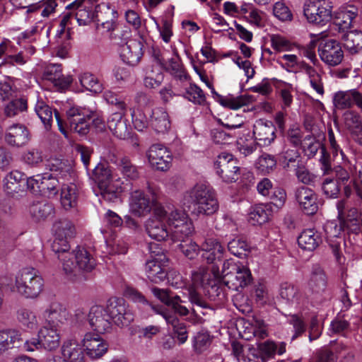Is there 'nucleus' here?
I'll return each mask as SVG.
<instances>
[{
    "mask_svg": "<svg viewBox=\"0 0 362 362\" xmlns=\"http://www.w3.org/2000/svg\"><path fill=\"white\" fill-rule=\"evenodd\" d=\"M144 226L148 236L157 241L182 240L194 230L187 212L177 208L165 209L163 205L153 209V216L146 221Z\"/></svg>",
    "mask_w": 362,
    "mask_h": 362,
    "instance_id": "f257e3e1",
    "label": "nucleus"
},
{
    "mask_svg": "<svg viewBox=\"0 0 362 362\" xmlns=\"http://www.w3.org/2000/svg\"><path fill=\"white\" fill-rule=\"evenodd\" d=\"M181 203L185 208L197 214L211 215L218 209L215 191L204 184H197L186 191Z\"/></svg>",
    "mask_w": 362,
    "mask_h": 362,
    "instance_id": "f03ea898",
    "label": "nucleus"
},
{
    "mask_svg": "<svg viewBox=\"0 0 362 362\" xmlns=\"http://www.w3.org/2000/svg\"><path fill=\"white\" fill-rule=\"evenodd\" d=\"M54 240L52 245V250L57 254L58 259L62 262V269L65 272H71L76 267L69 251V240L76 233V228L72 222L68 219L56 221L52 226Z\"/></svg>",
    "mask_w": 362,
    "mask_h": 362,
    "instance_id": "7ed1b4c3",
    "label": "nucleus"
},
{
    "mask_svg": "<svg viewBox=\"0 0 362 362\" xmlns=\"http://www.w3.org/2000/svg\"><path fill=\"white\" fill-rule=\"evenodd\" d=\"M93 179L102 197L113 202L126 189L127 184L107 163H100L93 170Z\"/></svg>",
    "mask_w": 362,
    "mask_h": 362,
    "instance_id": "20e7f679",
    "label": "nucleus"
},
{
    "mask_svg": "<svg viewBox=\"0 0 362 362\" xmlns=\"http://www.w3.org/2000/svg\"><path fill=\"white\" fill-rule=\"evenodd\" d=\"M45 281L33 267H24L15 276L13 291L25 298L34 299L43 291Z\"/></svg>",
    "mask_w": 362,
    "mask_h": 362,
    "instance_id": "39448f33",
    "label": "nucleus"
},
{
    "mask_svg": "<svg viewBox=\"0 0 362 362\" xmlns=\"http://www.w3.org/2000/svg\"><path fill=\"white\" fill-rule=\"evenodd\" d=\"M103 98L108 104L118 110L112 113L107 119L109 129L116 137L126 139L129 134L127 120L123 118L127 111V104L122 97L110 90L105 92Z\"/></svg>",
    "mask_w": 362,
    "mask_h": 362,
    "instance_id": "423d86ee",
    "label": "nucleus"
},
{
    "mask_svg": "<svg viewBox=\"0 0 362 362\" xmlns=\"http://www.w3.org/2000/svg\"><path fill=\"white\" fill-rule=\"evenodd\" d=\"M220 284L222 283L232 290H238L248 285L252 279L250 269L233 259H227L220 272Z\"/></svg>",
    "mask_w": 362,
    "mask_h": 362,
    "instance_id": "0eeeda50",
    "label": "nucleus"
},
{
    "mask_svg": "<svg viewBox=\"0 0 362 362\" xmlns=\"http://www.w3.org/2000/svg\"><path fill=\"white\" fill-rule=\"evenodd\" d=\"M156 200L157 198L153 192L151 198L144 190L133 189L129 193L128 199L129 211L136 217H145L151 213L152 209L158 206Z\"/></svg>",
    "mask_w": 362,
    "mask_h": 362,
    "instance_id": "6e6552de",
    "label": "nucleus"
},
{
    "mask_svg": "<svg viewBox=\"0 0 362 362\" xmlns=\"http://www.w3.org/2000/svg\"><path fill=\"white\" fill-rule=\"evenodd\" d=\"M157 244H151L149 250L151 254V259L146 261L144 266V272L149 281L154 284H159L163 281L168 275L167 264L168 259L163 252L153 251V247H156Z\"/></svg>",
    "mask_w": 362,
    "mask_h": 362,
    "instance_id": "1a4fd4ad",
    "label": "nucleus"
},
{
    "mask_svg": "<svg viewBox=\"0 0 362 362\" xmlns=\"http://www.w3.org/2000/svg\"><path fill=\"white\" fill-rule=\"evenodd\" d=\"M303 11L308 21L313 24L323 25L332 18V6L327 0H308Z\"/></svg>",
    "mask_w": 362,
    "mask_h": 362,
    "instance_id": "9d476101",
    "label": "nucleus"
},
{
    "mask_svg": "<svg viewBox=\"0 0 362 362\" xmlns=\"http://www.w3.org/2000/svg\"><path fill=\"white\" fill-rule=\"evenodd\" d=\"M216 174L226 182H233L238 180L240 168L238 161L233 155L221 153L214 163Z\"/></svg>",
    "mask_w": 362,
    "mask_h": 362,
    "instance_id": "9b49d317",
    "label": "nucleus"
},
{
    "mask_svg": "<svg viewBox=\"0 0 362 362\" xmlns=\"http://www.w3.org/2000/svg\"><path fill=\"white\" fill-rule=\"evenodd\" d=\"M105 309L110 317L117 326H128L134 320V313L123 298H110Z\"/></svg>",
    "mask_w": 362,
    "mask_h": 362,
    "instance_id": "f8f14e48",
    "label": "nucleus"
},
{
    "mask_svg": "<svg viewBox=\"0 0 362 362\" xmlns=\"http://www.w3.org/2000/svg\"><path fill=\"white\" fill-rule=\"evenodd\" d=\"M220 270L218 266L213 264L210 270L201 267L192 274V286L194 290L206 289L220 284Z\"/></svg>",
    "mask_w": 362,
    "mask_h": 362,
    "instance_id": "ddd939ff",
    "label": "nucleus"
},
{
    "mask_svg": "<svg viewBox=\"0 0 362 362\" xmlns=\"http://www.w3.org/2000/svg\"><path fill=\"white\" fill-rule=\"evenodd\" d=\"M148 160L152 168L160 171H166L170 169L173 155L171 151L162 144H153L146 153Z\"/></svg>",
    "mask_w": 362,
    "mask_h": 362,
    "instance_id": "4468645a",
    "label": "nucleus"
},
{
    "mask_svg": "<svg viewBox=\"0 0 362 362\" xmlns=\"http://www.w3.org/2000/svg\"><path fill=\"white\" fill-rule=\"evenodd\" d=\"M81 343L86 355L91 359H99L108 351V344L95 333H86Z\"/></svg>",
    "mask_w": 362,
    "mask_h": 362,
    "instance_id": "2eb2a0df",
    "label": "nucleus"
},
{
    "mask_svg": "<svg viewBox=\"0 0 362 362\" xmlns=\"http://www.w3.org/2000/svg\"><path fill=\"white\" fill-rule=\"evenodd\" d=\"M318 52L322 61L332 66L339 64L344 58V52L341 45L334 40H329L321 43Z\"/></svg>",
    "mask_w": 362,
    "mask_h": 362,
    "instance_id": "dca6fc26",
    "label": "nucleus"
},
{
    "mask_svg": "<svg viewBox=\"0 0 362 362\" xmlns=\"http://www.w3.org/2000/svg\"><path fill=\"white\" fill-rule=\"evenodd\" d=\"M88 320L90 327L97 333L104 334L111 329L110 317L102 306H93L88 315Z\"/></svg>",
    "mask_w": 362,
    "mask_h": 362,
    "instance_id": "f3484780",
    "label": "nucleus"
},
{
    "mask_svg": "<svg viewBox=\"0 0 362 362\" xmlns=\"http://www.w3.org/2000/svg\"><path fill=\"white\" fill-rule=\"evenodd\" d=\"M332 102L334 106L338 110L351 108L356 105L362 110V93L356 88L334 93Z\"/></svg>",
    "mask_w": 362,
    "mask_h": 362,
    "instance_id": "a211bd4d",
    "label": "nucleus"
},
{
    "mask_svg": "<svg viewBox=\"0 0 362 362\" xmlns=\"http://www.w3.org/2000/svg\"><path fill=\"white\" fill-rule=\"evenodd\" d=\"M69 312L60 303L52 302L42 313L45 325L49 326H56L60 329L69 318Z\"/></svg>",
    "mask_w": 362,
    "mask_h": 362,
    "instance_id": "6ab92c4d",
    "label": "nucleus"
},
{
    "mask_svg": "<svg viewBox=\"0 0 362 362\" xmlns=\"http://www.w3.org/2000/svg\"><path fill=\"white\" fill-rule=\"evenodd\" d=\"M37 337L40 338L42 349L45 351H53L60 346L62 335L60 329L56 326L44 325L38 330Z\"/></svg>",
    "mask_w": 362,
    "mask_h": 362,
    "instance_id": "aec40b11",
    "label": "nucleus"
},
{
    "mask_svg": "<svg viewBox=\"0 0 362 362\" xmlns=\"http://www.w3.org/2000/svg\"><path fill=\"white\" fill-rule=\"evenodd\" d=\"M276 127L272 122L259 119L253 126V136L260 146L270 145L276 138Z\"/></svg>",
    "mask_w": 362,
    "mask_h": 362,
    "instance_id": "412c9836",
    "label": "nucleus"
},
{
    "mask_svg": "<svg viewBox=\"0 0 362 362\" xmlns=\"http://www.w3.org/2000/svg\"><path fill=\"white\" fill-rule=\"evenodd\" d=\"M143 44L139 38H132L121 47L120 57L122 61L131 66L138 64L143 55Z\"/></svg>",
    "mask_w": 362,
    "mask_h": 362,
    "instance_id": "4be33fe9",
    "label": "nucleus"
},
{
    "mask_svg": "<svg viewBox=\"0 0 362 362\" xmlns=\"http://www.w3.org/2000/svg\"><path fill=\"white\" fill-rule=\"evenodd\" d=\"M60 353L62 362L86 361L83 344L76 339H68L64 341Z\"/></svg>",
    "mask_w": 362,
    "mask_h": 362,
    "instance_id": "5701e85b",
    "label": "nucleus"
},
{
    "mask_svg": "<svg viewBox=\"0 0 362 362\" xmlns=\"http://www.w3.org/2000/svg\"><path fill=\"white\" fill-rule=\"evenodd\" d=\"M296 199L305 214L313 215L317 211V197L310 188L306 187L298 188L296 192Z\"/></svg>",
    "mask_w": 362,
    "mask_h": 362,
    "instance_id": "b1692460",
    "label": "nucleus"
},
{
    "mask_svg": "<svg viewBox=\"0 0 362 362\" xmlns=\"http://www.w3.org/2000/svg\"><path fill=\"white\" fill-rule=\"evenodd\" d=\"M43 78L52 83L59 90L67 88L72 82L71 76H64L61 65L58 64L48 65L45 69Z\"/></svg>",
    "mask_w": 362,
    "mask_h": 362,
    "instance_id": "393cba45",
    "label": "nucleus"
},
{
    "mask_svg": "<svg viewBox=\"0 0 362 362\" xmlns=\"http://www.w3.org/2000/svg\"><path fill=\"white\" fill-rule=\"evenodd\" d=\"M66 115L71 130L80 135H86L88 132L90 117L86 115L83 110L73 107L67 111Z\"/></svg>",
    "mask_w": 362,
    "mask_h": 362,
    "instance_id": "a878e982",
    "label": "nucleus"
},
{
    "mask_svg": "<svg viewBox=\"0 0 362 362\" xmlns=\"http://www.w3.org/2000/svg\"><path fill=\"white\" fill-rule=\"evenodd\" d=\"M4 139L8 145L21 147L30 141V132L25 125L13 124L6 129Z\"/></svg>",
    "mask_w": 362,
    "mask_h": 362,
    "instance_id": "bb28decb",
    "label": "nucleus"
},
{
    "mask_svg": "<svg viewBox=\"0 0 362 362\" xmlns=\"http://www.w3.org/2000/svg\"><path fill=\"white\" fill-rule=\"evenodd\" d=\"M70 253L72 255L71 259L76 267L71 272H64L66 274H73L77 269L88 272L95 268V261L86 249L78 247L76 250L70 252Z\"/></svg>",
    "mask_w": 362,
    "mask_h": 362,
    "instance_id": "cd10ccee",
    "label": "nucleus"
},
{
    "mask_svg": "<svg viewBox=\"0 0 362 362\" xmlns=\"http://www.w3.org/2000/svg\"><path fill=\"white\" fill-rule=\"evenodd\" d=\"M255 349L257 351L259 358L261 359L262 362H267L274 358L276 354L279 355L284 354L286 352V344L267 340L257 343Z\"/></svg>",
    "mask_w": 362,
    "mask_h": 362,
    "instance_id": "c85d7f7f",
    "label": "nucleus"
},
{
    "mask_svg": "<svg viewBox=\"0 0 362 362\" xmlns=\"http://www.w3.org/2000/svg\"><path fill=\"white\" fill-rule=\"evenodd\" d=\"M26 176L24 173L18 170L10 172L4 177V189L5 192L11 196L23 192L25 188Z\"/></svg>",
    "mask_w": 362,
    "mask_h": 362,
    "instance_id": "c756f323",
    "label": "nucleus"
},
{
    "mask_svg": "<svg viewBox=\"0 0 362 362\" xmlns=\"http://www.w3.org/2000/svg\"><path fill=\"white\" fill-rule=\"evenodd\" d=\"M358 16V8L354 5H347L336 12L334 23L340 30H348L354 25Z\"/></svg>",
    "mask_w": 362,
    "mask_h": 362,
    "instance_id": "7c9ffc66",
    "label": "nucleus"
},
{
    "mask_svg": "<svg viewBox=\"0 0 362 362\" xmlns=\"http://www.w3.org/2000/svg\"><path fill=\"white\" fill-rule=\"evenodd\" d=\"M272 214L273 209L271 204H259L250 207L247 220L251 225H262L270 220Z\"/></svg>",
    "mask_w": 362,
    "mask_h": 362,
    "instance_id": "2f4dec72",
    "label": "nucleus"
},
{
    "mask_svg": "<svg viewBox=\"0 0 362 362\" xmlns=\"http://www.w3.org/2000/svg\"><path fill=\"white\" fill-rule=\"evenodd\" d=\"M326 238L329 245L332 248L333 253L337 258L339 257V249L340 247V241L334 240L333 239H340V235L343 231L344 226L341 221H329L324 226Z\"/></svg>",
    "mask_w": 362,
    "mask_h": 362,
    "instance_id": "473e14b6",
    "label": "nucleus"
},
{
    "mask_svg": "<svg viewBox=\"0 0 362 362\" xmlns=\"http://www.w3.org/2000/svg\"><path fill=\"white\" fill-rule=\"evenodd\" d=\"M150 125L157 134H165L171 127L170 117L163 107H156L152 110Z\"/></svg>",
    "mask_w": 362,
    "mask_h": 362,
    "instance_id": "72a5a7b5",
    "label": "nucleus"
},
{
    "mask_svg": "<svg viewBox=\"0 0 362 362\" xmlns=\"http://www.w3.org/2000/svg\"><path fill=\"white\" fill-rule=\"evenodd\" d=\"M202 250L204 251L202 257L209 264L221 260L225 252L220 242L213 238H209L204 240L202 245Z\"/></svg>",
    "mask_w": 362,
    "mask_h": 362,
    "instance_id": "f704fd0d",
    "label": "nucleus"
},
{
    "mask_svg": "<svg viewBox=\"0 0 362 362\" xmlns=\"http://www.w3.org/2000/svg\"><path fill=\"white\" fill-rule=\"evenodd\" d=\"M308 77L310 86L320 95H323L324 86L322 82V71L320 68V64L317 67L304 62L302 64L300 69Z\"/></svg>",
    "mask_w": 362,
    "mask_h": 362,
    "instance_id": "c9c22d12",
    "label": "nucleus"
},
{
    "mask_svg": "<svg viewBox=\"0 0 362 362\" xmlns=\"http://www.w3.org/2000/svg\"><path fill=\"white\" fill-rule=\"evenodd\" d=\"M22 341L21 334L14 329L0 330V356Z\"/></svg>",
    "mask_w": 362,
    "mask_h": 362,
    "instance_id": "e433bc0d",
    "label": "nucleus"
},
{
    "mask_svg": "<svg viewBox=\"0 0 362 362\" xmlns=\"http://www.w3.org/2000/svg\"><path fill=\"white\" fill-rule=\"evenodd\" d=\"M321 243L320 234L313 228L304 230L298 238L299 247L308 251H313Z\"/></svg>",
    "mask_w": 362,
    "mask_h": 362,
    "instance_id": "4c0bfd02",
    "label": "nucleus"
},
{
    "mask_svg": "<svg viewBox=\"0 0 362 362\" xmlns=\"http://www.w3.org/2000/svg\"><path fill=\"white\" fill-rule=\"evenodd\" d=\"M51 170L59 182L74 180V172L71 164L67 160L56 159L52 163Z\"/></svg>",
    "mask_w": 362,
    "mask_h": 362,
    "instance_id": "58836bf2",
    "label": "nucleus"
},
{
    "mask_svg": "<svg viewBox=\"0 0 362 362\" xmlns=\"http://www.w3.org/2000/svg\"><path fill=\"white\" fill-rule=\"evenodd\" d=\"M78 195V189L74 183L63 184L60 193V203L62 207L65 210L75 207L77 204Z\"/></svg>",
    "mask_w": 362,
    "mask_h": 362,
    "instance_id": "ea45409f",
    "label": "nucleus"
},
{
    "mask_svg": "<svg viewBox=\"0 0 362 362\" xmlns=\"http://www.w3.org/2000/svg\"><path fill=\"white\" fill-rule=\"evenodd\" d=\"M344 47L351 54L362 50V30H353L344 33L341 36Z\"/></svg>",
    "mask_w": 362,
    "mask_h": 362,
    "instance_id": "a19ab883",
    "label": "nucleus"
},
{
    "mask_svg": "<svg viewBox=\"0 0 362 362\" xmlns=\"http://www.w3.org/2000/svg\"><path fill=\"white\" fill-rule=\"evenodd\" d=\"M233 353L238 362H257V351L254 346L243 347L239 344H233Z\"/></svg>",
    "mask_w": 362,
    "mask_h": 362,
    "instance_id": "79ce46f5",
    "label": "nucleus"
},
{
    "mask_svg": "<svg viewBox=\"0 0 362 362\" xmlns=\"http://www.w3.org/2000/svg\"><path fill=\"white\" fill-rule=\"evenodd\" d=\"M84 0H75L66 6V8H76V19L79 25L85 26L89 25L94 19L95 14L91 8H81V4Z\"/></svg>",
    "mask_w": 362,
    "mask_h": 362,
    "instance_id": "37998d69",
    "label": "nucleus"
},
{
    "mask_svg": "<svg viewBox=\"0 0 362 362\" xmlns=\"http://www.w3.org/2000/svg\"><path fill=\"white\" fill-rule=\"evenodd\" d=\"M16 319L26 329L34 330L38 327V320L35 313L28 308L22 307L18 309Z\"/></svg>",
    "mask_w": 362,
    "mask_h": 362,
    "instance_id": "c03bdc74",
    "label": "nucleus"
},
{
    "mask_svg": "<svg viewBox=\"0 0 362 362\" xmlns=\"http://www.w3.org/2000/svg\"><path fill=\"white\" fill-rule=\"evenodd\" d=\"M308 288L315 293L323 292L327 286V278L323 270L320 268H315L312 272L308 283Z\"/></svg>",
    "mask_w": 362,
    "mask_h": 362,
    "instance_id": "a18cd8bd",
    "label": "nucleus"
},
{
    "mask_svg": "<svg viewBox=\"0 0 362 362\" xmlns=\"http://www.w3.org/2000/svg\"><path fill=\"white\" fill-rule=\"evenodd\" d=\"M29 211L34 221H42L52 216L54 209L50 204L38 202L31 205Z\"/></svg>",
    "mask_w": 362,
    "mask_h": 362,
    "instance_id": "49530a36",
    "label": "nucleus"
},
{
    "mask_svg": "<svg viewBox=\"0 0 362 362\" xmlns=\"http://www.w3.org/2000/svg\"><path fill=\"white\" fill-rule=\"evenodd\" d=\"M252 101V96L243 95L240 96L228 95L222 97L219 100V103L224 107L230 110H238L244 106L248 105Z\"/></svg>",
    "mask_w": 362,
    "mask_h": 362,
    "instance_id": "de8ad7c7",
    "label": "nucleus"
},
{
    "mask_svg": "<svg viewBox=\"0 0 362 362\" xmlns=\"http://www.w3.org/2000/svg\"><path fill=\"white\" fill-rule=\"evenodd\" d=\"M276 62L286 71L297 73L300 70L302 64L305 62L299 61L298 57L296 54H285L279 57Z\"/></svg>",
    "mask_w": 362,
    "mask_h": 362,
    "instance_id": "09e8293b",
    "label": "nucleus"
},
{
    "mask_svg": "<svg viewBox=\"0 0 362 362\" xmlns=\"http://www.w3.org/2000/svg\"><path fill=\"white\" fill-rule=\"evenodd\" d=\"M146 113H149V110L141 106L135 107L132 110V124L138 131H143L150 123Z\"/></svg>",
    "mask_w": 362,
    "mask_h": 362,
    "instance_id": "8fccbe9b",
    "label": "nucleus"
},
{
    "mask_svg": "<svg viewBox=\"0 0 362 362\" xmlns=\"http://www.w3.org/2000/svg\"><path fill=\"white\" fill-rule=\"evenodd\" d=\"M117 168L126 180H134L139 177L138 168L127 157L119 160Z\"/></svg>",
    "mask_w": 362,
    "mask_h": 362,
    "instance_id": "3c124183",
    "label": "nucleus"
},
{
    "mask_svg": "<svg viewBox=\"0 0 362 362\" xmlns=\"http://www.w3.org/2000/svg\"><path fill=\"white\" fill-rule=\"evenodd\" d=\"M183 97L196 105H204L206 102V95L204 91L194 83H190L185 88Z\"/></svg>",
    "mask_w": 362,
    "mask_h": 362,
    "instance_id": "603ef678",
    "label": "nucleus"
},
{
    "mask_svg": "<svg viewBox=\"0 0 362 362\" xmlns=\"http://www.w3.org/2000/svg\"><path fill=\"white\" fill-rule=\"evenodd\" d=\"M35 111L47 129L51 127L52 122V110L51 107L42 100H37Z\"/></svg>",
    "mask_w": 362,
    "mask_h": 362,
    "instance_id": "864d4df0",
    "label": "nucleus"
},
{
    "mask_svg": "<svg viewBox=\"0 0 362 362\" xmlns=\"http://www.w3.org/2000/svg\"><path fill=\"white\" fill-rule=\"evenodd\" d=\"M81 86L88 91L98 93L103 90V86L98 79L90 73H84L79 78Z\"/></svg>",
    "mask_w": 362,
    "mask_h": 362,
    "instance_id": "5fc2aeb1",
    "label": "nucleus"
},
{
    "mask_svg": "<svg viewBox=\"0 0 362 362\" xmlns=\"http://www.w3.org/2000/svg\"><path fill=\"white\" fill-rule=\"evenodd\" d=\"M164 78L163 74L158 66L148 70L144 78V85L146 88H156L160 86Z\"/></svg>",
    "mask_w": 362,
    "mask_h": 362,
    "instance_id": "6e6d98bb",
    "label": "nucleus"
},
{
    "mask_svg": "<svg viewBox=\"0 0 362 362\" xmlns=\"http://www.w3.org/2000/svg\"><path fill=\"white\" fill-rule=\"evenodd\" d=\"M272 47L278 52L292 51L295 45L286 37L279 34L270 37Z\"/></svg>",
    "mask_w": 362,
    "mask_h": 362,
    "instance_id": "4d7b16f0",
    "label": "nucleus"
},
{
    "mask_svg": "<svg viewBox=\"0 0 362 362\" xmlns=\"http://www.w3.org/2000/svg\"><path fill=\"white\" fill-rule=\"evenodd\" d=\"M41 180V192L55 195L57 192L59 180L51 173L42 174Z\"/></svg>",
    "mask_w": 362,
    "mask_h": 362,
    "instance_id": "13d9d810",
    "label": "nucleus"
},
{
    "mask_svg": "<svg viewBox=\"0 0 362 362\" xmlns=\"http://www.w3.org/2000/svg\"><path fill=\"white\" fill-rule=\"evenodd\" d=\"M279 295L281 298L288 303H298L300 300L298 290L293 285L288 283H283L281 285Z\"/></svg>",
    "mask_w": 362,
    "mask_h": 362,
    "instance_id": "bf43d9fd",
    "label": "nucleus"
},
{
    "mask_svg": "<svg viewBox=\"0 0 362 362\" xmlns=\"http://www.w3.org/2000/svg\"><path fill=\"white\" fill-rule=\"evenodd\" d=\"M249 327H246L248 332L252 334L254 337L259 339H264L268 336V330L266 324L263 320L254 317L248 322Z\"/></svg>",
    "mask_w": 362,
    "mask_h": 362,
    "instance_id": "052dcab7",
    "label": "nucleus"
},
{
    "mask_svg": "<svg viewBox=\"0 0 362 362\" xmlns=\"http://www.w3.org/2000/svg\"><path fill=\"white\" fill-rule=\"evenodd\" d=\"M27 109V102L24 99L13 100L4 107V115L8 117H13Z\"/></svg>",
    "mask_w": 362,
    "mask_h": 362,
    "instance_id": "680f3d73",
    "label": "nucleus"
},
{
    "mask_svg": "<svg viewBox=\"0 0 362 362\" xmlns=\"http://www.w3.org/2000/svg\"><path fill=\"white\" fill-rule=\"evenodd\" d=\"M276 165V160L273 156L264 153L259 157L256 162L257 168L262 173H269Z\"/></svg>",
    "mask_w": 362,
    "mask_h": 362,
    "instance_id": "e2e57ef3",
    "label": "nucleus"
},
{
    "mask_svg": "<svg viewBox=\"0 0 362 362\" xmlns=\"http://www.w3.org/2000/svg\"><path fill=\"white\" fill-rule=\"evenodd\" d=\"M301 145L305 153L308 157L314 156L321 147V143L311 135L305 136Z\"/></svg>",
    "mask_w": 362,
    "mask_h": 362,
    "instance_id": "0e129e2a",
    "label": "nucleus"
},
{
    "mask_svg": "<svg viewBox=\"0 0 362 362\" xmlns=\"http://www.w3.org/2000/svg\"><path fill=\"white\" fill-rule=\"evenodd\" d=\"M344 122L345 125L354 132H358L362 129L360 116L354 111H349L344 114Z\"/></svg>",
    "mask_w": 362,
    "mask_h": 362,
    "instance_id": "69168bd1",
    "label": "nucleus"
},
{
    "mask_svg": "<svg viewBox=\"0 0 362 362\" xmlns=\"http://www.w3.org/2000/svg\"><path fill=\"white\" fill-rule=\"evenodd\" d=\"M274 16L281 21H291L293 16L288 7L281 1L276 2L273 6Z\"/></svg>",
    "mask_w": 362,
    "mask_h": 362,
    "instance_id": "338daca9",
    "label": "nucleus"
},
{
    "mask_svg": "<svg viewBox=\"0 0 362 362\" xmlns=\"http://www.w3.org/2000/svg\"><path fill=\"white\" fill-rule=\"evenodd\" d=\"M181 241L182 243H180V247L183 255L188 259H194L200 251V247L199 245L192 240L184 241L183 239Z\"/></svg>",
    "mask_w": 362,
    "mask_h": 362,
    "instance_id": "774afa93",
    "label": "nucleus"
}]
</instances>
